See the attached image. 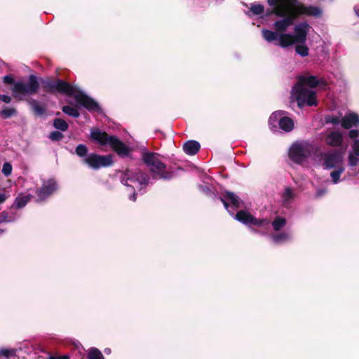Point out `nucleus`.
I'll return each instance as SVG.
<instances>
[{
  "mask_svg": "<svg viewBox=\"0 0 359 359\" xmlns=\"http://www.w3.org/2000/svg\"><path fill=\"white\" fill-rule=\"evenodd\" d=\"M40 81L43 90L47 93L53 95L60 93L73 97L79 104L88 111H98L100 109L95 100L65 80L45 77L41 78Z\"/></svg>",
  "mask_w": 359,
  "mask_h": 359,
  "instance_id": "f257e3e1",
  "label": "nucleus"
},
{
  "mask_svg": "<svg viewBox=\"0 0 359 359\" xmlns=\"http://www.w3.org/2000/svg\"><path fill=\"white\" fill-rule=\"evenodd\" d=\"M311 29L310 25L306 22H302L294 27V34H285L280 36V43L276 45L283 48L295 46V52L302 57L309 55V48L305 44L307 35Z\"/></svg>",
  "mask_w": 359,
  "mask_h": 359,
  "instance_id": "f03ea898",
  "label": "nucleus"
},
{
  "mask_svg": "<svg viewBox=\"0 0 359 359\" xmlns=\"http://www.w3.org/2000/svg\"><path fill=\"white\" fill-rule=\"evenodd\" d=\"M271 13H274V15L281 18V19L275 21L273 24V27L275 31L264 29L262 31V34L264 39L267 42L272 43L278 40L277 43H280V36L286 34L285 32L289 27L294 25V22L297 20L296 15L289 14L280 8L273 7Z\"/></svg>",
  "mask_w": 359,
  "mask_h": 359,
  "instance_id": "7ed1b4c3",
  "label": "nucleus"
},
{
  "mask_svg": "<svg viewBox=\"0 0 359 359\" xmlns=\"http://www.w3.org/2000/svg\"><path fill=\"white\" fill-rule=\"evenodd\" d=\"M3 82L7 85H12L11 90L13 97L18 101L23 100L24 96L36 95L40 88L39 79L34 74H30L28 76L27 83L22 81H15L11 74L4 76Z\"/></svg>",
  "mask_w": 359,
  "mask_h": 359,
  "instance_id": "20e7f679",
  "label": "nucleus"
},
{
  "mask_svg": "<svg viewBox=\"0 0 359 359\" xmlns=\"http://www.w3.org/2000/svg\"><path fill=\"white\" fill-rule=\"evenodd\" d=\"M160 155L155 152H144L142 154V160L149 168V172L154 180H171L175 174L172 168H167L165 163L159 158Z\"/></svg>",
  "mask_w": 359,
  "mask_h": 359,
  "instance_id": "39448f33",
  "label": "nucleus"
},
{
  "mask_svg": "<svg viewBox=\"0 0 359 359\" xmlns=\"http://www.w3.org/2000/svg\"><path fill=\"white\" fill-rule=\"evenodd\" d=\"M90 138L101 146H109L121 158L128 156L131 151L130 148L116 135H109L99 129L91 130Z\"/></svg>",
  "mask_w": 359,
  "mask_h": 359,
  "instance_id": "423d86ee",
  "label": "nucleus"
},
{
  "mask_svg": "<svg viewBox=\"0 0 359 359\" xmlns=\"http://www.w3.org/2000/svg\"><path fill=\"white\" fill-rule=\"evenodd\" d=\"M291 97L297 101L299 108H303L306 104L308 106H317L316 93L315 91L306 88L298 86L292 92Z\"/></svg>",
  "mask_w": 359,
  "mask_h": 359,
  "instance_id": "0eeeda50",
  "label": "nucleus"
},
{
  "mask_svg": "<svg viewBox=\"0 0 359 359\" xmlns=\"http://www.w3.org/2000/svg\"><path fill=\"white\" fill-rule=\"evenodd\" d=\"M83 163L86 164L91 169L97 170L101 168H107L112 165L113 157L111 154L100 155L96 153H90L83 159Z\"/></svg>",
  "mask_w": 359,
  "mask_h": 359,
  "instance_id": "6e6552de",
  "label": "nucleus"
},
{
  "mask_svg": "<svg viewBox=\"0 0 359 359\" xmlns=\"http://www.w3.org/2000/svg\"><path fill=\"white\" fill-rule=\"evenodd\" d=\"M235 219L246 226H263L268 229L270 222L268 219H258L247 210H239L235 215Z\"/></svg>",
  "mask_w": 359,
  "mask_h": 359,
  "instance_id": "1a4fd4ad",
  "label": "nucleus"
},
{
  "mask_svg": "<svg viewBox=\"0 0 359 359\" xmlns=\"http://www.w3.org/2000/svg\"><path fill=\"white\" fill-rule=\"evenodd\" d=\"M320 156L323 161V165L327 169L337 168L342 166L343 156L339 151L322 153Z\"/></svg>",
  "mask_w": 359,
  "mask_h": 359,
  "instance_id": "9d476101",
  "label": "nucleus"
},
{
  "mask_svg": "<svg viewBox=\"0 0 359 359\" xmlns=\"http://www.w3.org/2000/svg\"><path fill=\"white\" fill-rule=\"evenodd\" d=\"M267 3L270 6L280 8L291 15H295L297 8L303 4L299 0H267Z\"/></svg>",
  "mask_w": 359,
  "mask_h": 359,
  "instance_id": "9b49d317",
  "label": "nucleus"
},
{
  "mask_svg": "<svg viewBox=\"0 0 359 359\" xmlns=\"http://www.w3.org/2000/svg\"><path fill=\"white\" fill-rule=\"evenodd\" d=\"M310 154L311 151L308 147L298 143L292 144L289 151L290 159L298 164L305 161Z\"/></svg>",
  "mask_w": 359,
  "mask_h": 359,
  "instance_id": "f8f14e48",
  "label": "nucleus"
},
{
  "mask_svg": "<svg viewBox=\"0 0 359 359\" xmlns=\"http://www.w3.org/2000/svg\"><path fill=\"white\" fill-rule=\"evenodd\" d=\"M285 114L286 111H276L271 115L270 120L278 119L280 128L286 133H289L293 130L294 124L291 118L285 116Z\"/></svg>",
  "mask_w": 359,
  "mask_h": 359,
  "instance_id": "ddd939ff",
  "label": "nucleus"
},
{
  "mask_svg": "<svg viewBox=\"0 0 359 359\" xmlns=\"http://www.w3.org/2000/svg\"><path fill=\"white\" fill-rule=\"evenodd\" d=\"M57 189V182L54 179H49L44 182L40 188L36 189V194L39 200L44 201L51 196Z\"/></svg>",
  "mask_w": 359,
  "mask_h": 359,
  "instance_id": "4468645a",
  "label": "nucleus"
},
{
  "mask_svg": "<svg viewBox=\"0 0 359 359\" xmlns=\"http://www.w3.org/2000/svg\"><path fill=\"white\" fill-rule=\"evenodd\" d=\"M125 176L127 177L126 181L138 182L140 185L147 187L150 180L148 174L140 169H137L135 171L126 170Z\"/></svg>",
  "mask_w": 359,
  "mask_h": 359,
  "instance_id": "2eb2a0df",
  "label": "nucleus"
},
{
  "mask_svg": "<svg viewBox=\"0 0 359 359\" xmlns=\"http://www.w3.org/2000/svg\"><path fill=\"white\" fill-rule=\"evenodd\" d=\"M219 200L227 210L230 205L236 209L240 208L243 205V201L235 193L230 191H225L222 194Z\"/></svg>",
  "mask_w": 359,
  "mask_h": 359,
  "instance_id": "dca6fc26",
  "label": "nucleus"
},
{
  "mask_svg": "<svg viewBox=\"0 0 359 359\" xmlns=\"http://www.w3.org/2000/svg\"><path fill=\"white\" fill-rule=\"evenodd\" d=\"M297 8V13H295L297 20L303 15L318 18L320 17L323 13L321 8L316 6L311 5L307 6L302 4Z\"/></svg>",
  "mask_w": 359,
  "mask_h": 359,
  "instance_id": "f3484780",
  "label": "nucleus"
},
{
  "mask_svg": "<svg viewBox=\"0 0 359 359\" xmlns=\"http://www.w3.org/2000/svg\"><path fill=\"white\" fill-rule=\"evenodd\" d=\"M28 105L30 107L33 114L36 116H43L47 113V109L44 104H41L38 100L29 98L27 100Z\"/></svg>",
  "mask_w": 359,
  "mask_h": 359,
  "instance_id": "a211bd4d",
  "label": "nucleus"
},
{
  "mask_svg": "<svg viewBox=\"0 0 359 359\" xmlns=\"http://www.w3.org/2000/svg\"><path fill=\"white\" fill-rule=\"evenodd\" d=\"M359 125V116L355 113L346 115L341 120V126L345 129H349L353 126Z\"/></svg>",
  "mask_w": 359,
  "mask_h": 359,
  "instance_id": "6ab92c4d",
  "label": "nucleus"
},
{
  "mask_svg": "<svg viewBox=\"0 0 359 359\" xmlns=\"http://www.w3.org/2000/svg\"><path fill=\"white\" fill-rule=\"evenodd\" d=\"M298 83L302 87L307 86L310 88H316L320 82L316 76H300L298 78Z\"/></svg>",
  "mask_w": 359,
  "mask_h": 359,
  "instance_id": "aec40b11",
  "label": "nucleus"
},
{
  "mask_svg": "<svg viewBox=\"0 0 359 359\" xmlns=\"http://www.w3.org/2000/svg\"><path fill=\"white\" fill-rule=\"evenodd\" d=\"M342 135L337 131H332L325 138L326 144L332 147L340 146L342 144Z\"/></svg>",
  "mask_w": 359,
  "mask_h": 359,
  "instance_id": "412c9836",
  "label": "nucleus"
},
{
  "mask_svg": "<svg viewBox=\"0 0 359 359\" xmlns=\"http://www.w3.org/2000/svg\"><path fill=\"white\" fill-rule=\"evenodd\" d=\"M201 148V145L196 140L187 141L183 145L184 151L188 155L196 154Z\"/></svg>",
  "mask_w": 359,
  "mask_h": 359,
  "instance_id": "4be33fe9",
  "label": "nucleus"
},
{
  "mask_svg": "<svg viewBox=\"0 0 359 359\" xmlns=\"http://www.w3.org/2000/svg\"><path fill=\"white\" fill-rule=\"evenodd\" d=\"M18 115V110L15 107H4L0 110V117L4 119L10 118Z\"/></svg>",
  "mask_w": 359,
  "mask_h": 359,
  "instance_id": "5701e85b",
  "label": "nucleus"
},
{
  "mask_svg": "<svg viewBox=\"0 0 359 359\" xmlns=\"http://www.w3.org/2000/svg\"><path fill=\"white\" fill-rule=\"evenodd\" d=\"M294 198L292 189L290 187H286L284 193L282 194L283 205L288 207L292 200Z\"/></svg>",
  "mask_w": 359,
  "mask_h": 359,
  "instance_id": "b1692460",
  "label": "nucleus"
},
{
  "mask_svg": "<svg viewBox=\"0 0 359 359\" xmlns=\"http://www.w3.org/2000/svg\"><path fill=\"white\" fill-rule=\"evenodd\" d=\"M32 196L30 195L23 196L21 197H17L15 200L14 204L11 208H15L18 209L24 208L27 203L30 201Z\"/></svg>",
  "mask_w": 359,
  "mask_h": 359,
  "instance_id": "393cba45",
  "label": "nucleus"
},
{
  "mask_svg": "<svg viewBox=\"0 0 359 359\" xmlns=\"http://www.w3.org/2000/svg\"><path fill=\"white\" fill-rule=\"evenodd\" d=\"M286 223L287 221L285 218L277 216L272 222L271 225L274 231H278L285 226Z\"/></svg>",
  "mask_w": 359,
  "mask_h": 359,
  "instance_id": "a878e982",
  "label": "nucleus"
},
{
  "mask_svg": "<svg viewBox=\"0 0 359 359\" xmlns=\"http://www.w3.org/2000/svg\"><path fill=\"white\" fill-rule=\"evenodd\" d=\"M290 238V234L286 232H281L279 233L273 234L271 236L272 241L276 244H279L280 243L287 241Z\"/></svg>",
  "mask_w": 359,
  "mask_h": 359,
  "instance_id": "bb28decb",
  "label": "nucleus"
},
{
  "mask_svg": "<svg viewBox=\"0 0 359 359\" xmlns=\"http://www.w3.org/2000/svg\"><path fill=\"white\" fill-rule=\"evenodd\" d=\"M88 359H104L102 352L95 347H91L87 352Z\"/></svg>",
  "mask_w": 359,
  "mask_h": 359,
  "instance_id": "cd10ccee",
  "label": "nucleus"
},
{
  "mask_svg": "<svg viewBox=\"0 0 359 359\" xmlns=\"http://www.w3.org/2000/svg\"><path fill=\"white\" fill-rule=\"evenodd\" d=\"M53 127L57 130L65 132L67 131L69 128L68 123L62 118H56L53 120Z\"/></svg>",
  "mask_w": 359,
  "mask_h": 359,
  "instance_id": "c85d7f7f",
  "label": "nucleus"
},
{
  "mask_svg": "<svg viewBox=\"0 0 359 359\" xmlns=\"http://www.w3.org/2000/svg\"><path fill=\"white\" fill-rule=\"evenodd\" d=\"M16 355V349L15 348H0V359H11Z\"/></svg>",
  "mask_w": 359,
  "mask_h": 359,
  "instance_id": "c756f323",
  "label": "nucleus"
},
{
  "mask_svg": "<svg viewBox=\"0 0 359 359\" xmlns=\"http://www.w3.org/2000/svg\"><path fill=\"white\" fill-rule=\"evenodd\" d=\"M75 153L79 157L82 158L83 159L89 154L87 146L83 144H80L76 146Z\"/></svg>",
  "mask_w": 359,
  "mask_h": 359,
  "instance_id": "7c9ffc66",
  "label": "nucleus"
},
{
  "mask_svg": "<svg viewBox=\"0 0 359 359\" xmlns=\"http://www.w3.org/2000/svg\"><path fill=\"white\" fill-rule=\"evenodd\" d=\"M62 111L65 114H67V115L71 116L74 118H78L80 116L79 111L76 108L72 107L68 105L63 106L62 108Z\"/></svg>",
  "mask_w": 359,
  "mask_h": 359,
  "instance_id": "2f4dec72",
  "label": "nucleus"
},
{
  "mask_svg": "<svg viewBox=\"0 0 359 359\" xmlns=\"http://www.w3.org/2000/svg\"><path fill=\"white\" fill-rule=\"evenodd\" d=\"M336 169L337 170L332 171L330 173L332 180L334 184H337L339 182L341 174L344 171V168L343 166L337 168Z\"/></svg>",
  "mask_w": 359,
  "mask_h": 359,
  "instance_id": "473e14b6",
  "label": "nucleus"
},
{
  "mask_svg": "<svg viewBox=\"0 0 359 359\" xmlns=\"http://www.w3.org/2000/svg\"><path fill=\"white\" fill-rule=\"evenodd\" d=\"M250 11L254 15H261L264 12V7L262 4H252Z\"/></svg>",
  "mask_w": 359,
  "mask_h": 359,
  "instance_id": "72a5a7b5",
  "label": "nucleus"
},
{
  "mask_svg": "<svg viewBox=\"0 0 359 359\" xmlns=\"http://www.w3.org/2000/svg\"><path fill=\"white\" fill-rule=\"evenodd\" d=\"M64 137V135L57 130L53 131L49 135V139L52 141L58 142Z\"/></svg>",
  "mask_w": 359,
  "mask_h": 359,
  "instance_id": "f704fd0d",
  "label": "nucleus"
},
{
  "mask_svg": "<svg viewBox=\"0 0 359 359\" xmlns=\"http://www.w3.org/2000/svg\"><path fill=\"white\" fill-rule=\"evenodd\" d=\"M325 123H332L334 125H338L339 123H341V120L338 116L327 115L325 117Z\"/></svg>",
  "mask_w": 359,
  "mask_h": 359,
  "instance_id": "c9c22d12",
  "label": "nucleus"
},
{
  "mask_svg": "<svg viewBox=\"0 0 359 359\" xmlns=\"http://www.w3.org/2000/svg\"><path fill=\"white\" fill-rule=\"evenodd\" d=\"M14 218L9 215L6 211H3L0 213V223L13 222Z\"/></svg>",
  "mask_w": 359,
  "mask_h": 359,
  "instance_id": "e433bc0d",
  "label": "nucleus"
},
{
  "mask_svg": "<svg viewBox=\"0 0 359 359\" xmlns=\"http://www.w3.org/2000/svg\"><path fill=\"white\" fill-rule=\"evenodd\" d=\"M2 172L5 176H9L12 172V165L10 163L6 162L3 165Z\"/></svg>",
  "mask_w": 359,
  "mask_h": 359,
  "instance_id": "4c0bfd02",
  "label": "nucleus"
},
{
  "mask_svg": "<svg viewBox=\"0 0 359 359\" xmlns=\"http://www.w3.org/2000/svg\"><path fill=\"white\" fill-rule=\"evenodd\" d=\"M358 162V159L356 157V155L355 156V155L351 154L348 156L349 165L351 166H355L357 165Z\"/></svg>",
  "mask_w": 359,
  "mask_h": 359,
  "instance_id": "58836bf2",
  "label": "nucleus"
},
{
  "mask_svg": "<svg viewBox=\"0 0 359 359\" xmlns=\"http://www.w3.org/2000/svg\"><path fill=\"white\" fill-rule=\"evenodd\" d=\"M0 100L6 104H8L11 102L12 97L9 95L0 94Z\"/></svg>",
  "mask_w": 359,
  "mask_h": 359,
  "instance_id": "ea45409f",
  "label": "nucleus"
},
{
  "mask_svg": "<svg viewBox=\"0 0 359 359\" xmlns=\"http://www.w3.org/2000/svg\"><path fill=\"white\" fill-rule=\"evenodd\" d=\"M353 149L355 154L359 156V140H355L353 145Z\"/></svg>",
  "mask_w": 359,
  "mask_h": 359,
  "instance_id": "a19ab883",
  "label": "nucleus"
},
{
  "mask_svg": "<svg viewBox=\"0 0 359 359\" xmlns=\"http://www.w3.org/2000/svg\"><path fill=\"white\" fill-rule=\"evenodd\" d=\"M348 135L351 139H356L359 135V131L358 130H351Z\"/></svg>",
  "mask_w": 359,
  "mask_h": 359,
  "instance_id": "79ce46f5",
  "label": "nucleus"
},
{
  "mask_svg": "<svg viewBox=\"0 0 359 359\" xmlns=\"http://www.w3.org/2000/svg\"><path fill=\"white\" fill-rule=\"evenodd\" d=\"M128 191L132 192V194L129 196V199L135 202L137 199V193L135 192V189L133 188V190L128 189Z\"/></svg>",
  "mask_w": 359,
  "mask_h": 359,
  "instance_id": "37998d69",
  "label": "nucleus"
},
{
  "mask_svg": "<svg viewBox=\"0 0 359 359\" xmlns=\"http://www.w3.org/2000/svg\"><path fill=\"white\" fill-rule=\"evenodd\" d=\"M127 177L125 176V174L123 175V177L121 178V183L126 185L128 189L133 190V187L130 186L128 184V181H126Z\"/></svg>",
  "mask_w": 359,
  "mask_h": 359,
  "instance_id": "c03bdc74",
  "label": "nucleus"
},
{
  "mask_svg": "<svg viewBox=\"0 0 359 359\" xmlns=\"http://www.w3.org/2000/svg\"><path fill=\"white\" fill-rule=\"evenodd\" d=\"M327 193L326 189H318L316 192V197L320 198Z\"/></svg>",
  "mask_w": 359,
  "mask_h": 359,
  "instance_id": "a18cd8bd",
  "label": "nucleus"
},
{
  "mask_svg": "<svg viewBox=\"0 0 359 359\" xmlns=\"http://www.w3.org/2000/svg\"><path fill=\"white\" fill-rule=\"evenodd\" d=\"M57 359H70V357L69 355H56Z\"/></svg>",
  "mask_w": 359,
  "mask_h": 359,
  "instance_id": "49530a36",
  "label": "nucleus"
},
{
  "mask_svg": "<svg viewBox=\"0 0 359 359\" xmlns=\"http://www.w3.org/2000/svg\"><path fill=\"white\" fill-rule=\"evenodd\" d=\"M271 11H272V9H271V10H269V9H268V10L266 11V15L269 16V15H272V14H274V13H271Z\"/></svg>",
  "mask_w": 359,
  "mask_h": 359,
  "instance_id": "de8ad7c7",
  "label": "nucleus"
},
{
  "mask_svg": "<svg viewBox=\"0 0 359 359\" xmlns=\"http://www.w3.org/2000/svg\"><path fill=\"white\" fill-rule=\"evenodd\" d=\"M104 353H107V354H109L111 353V349L110 348H105L104 349Z\"/></svg>",
  "mask_w": 359,
  "mask_h": 359,
  "instance_id": "09e8293b",
  "label": "nucleus"
},
{
  "mask_svg": "<svg viewBox=\"0 0 359 359\" xmlns=\"http://www.w3.org/2000/svg\"><path fill=\"white\" fill-rule=\"evenodd\" d=\"M48 359H57V358H56V355H49Z\"/></svg>",
  "mask_w": 359,
  "mask_h": 359,
  "instance_id": "8fccbe9b",
  "label": "nucleus"
},
{
  "mask_svg": "<svg viewBox=\"0 0 359 359\" xmlns=\"http://www.w3.org/2000/svg\"><path fill=\"white\" fill-rule=\"evenodd\" d=\"M3 232H4V230L0 229V235H1Z\"/></svg>",
  "mask_w": 359,
  "mask_h": 359,
  "instance_id": "3c124183",
  "label": "nucleus"
}]
</instances>
